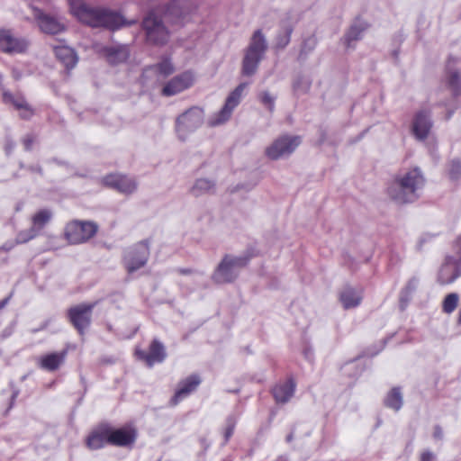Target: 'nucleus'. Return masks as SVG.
<instances>
[{
	"label": "nucleus",
	"instance_id": "nucleus-22",
	"mask_svg": "<svg viewBox=\"0 0 461 461\" xmlns=\"http://www.w3.org/2000/svg\"><path fill=\"white\" fill-rule=\"evenodd\" d=\"M296 384L293 378L276 384L272 389V394L277 403H286L294 396Z\"/></svg>",
	"mask_w": 461,
	"mask_h": 461
},
{
	"label": "nucleus",
	"instance_id": "nucleus-10",
	"mask_svg": "<svg viewBox=\"0 0 461 461\" xmlns=\"http://www.w3.org/2000/svg\"><path fill=\"white\" fill-rule=\"evenodd\" d=\"M149 257V247L146 240L128 248L123 256V264L128 273L143 267Z\"/></svg>",
	"mask_w": 461,
	"mask_h": 461
},
{
	"label": "nucleus",
	"instance_id": "nucleus-3",
	"mask_svg": "<svg viewBox=\"0 0 461 461\" xmlns=\"http://www.w3.org/2000/svg\"><path fill=\"white\" fill-rule=\"evenodd\" d=\"M250 258L251 256L248 253L240 256L225 255L212 275V281L216 284L233 282Z\"/></svg>",
	"mask_w": 461,
	"mask_h": 461
},
{
	"label": "nucleus",
	"instance_id": "nucleus-20",
	"mask_svg": "<svg viewBox=\"0 0 461 461\" xmlns=\"http://www.w3.org/2000/svg\"><path fill=\"white\" fill-rule=\"evenodd\" d=\"M460 276V266L452 258H447L438 272V281L441 285H449L456 281Z\"/></svg>",
	"mask_w": 461,
	"mask_h": 461
},
{
	"label": "nucleus",
	"instance_id": "nucleus-16",
	"mask_svg": "<svg viewBox=\"0 0 461 461\" xmlns=\"http://www.w3.org/2000/svg\"><path fill=\"white\" fill-rule=\"evenodd\" d=\"M202 380L196 374H193L178 383L175 394L170 400L171 405L175 406L194 392Z\"/></svg>",
	"mask_w": 461,
	"mask_h": 461
},
{
	"label": "nucleus",
	"instance_id": "nucleus-53",
	"mask_svg": "<svg viewBox=\"0 0 461 461\" xmlns=\"http://www.w3.org/2000/svg\"><path fill=\"white\" fill-rule=\"evenodd\" d=\"M299 58H300V59H303V49L301 50L300 55H299Z\"/></svg>",
	"mask_w": 461,
	"mask_h": 461
},
{
	"label": "nucleus",
	"instance_id": "nucleus-31",
	"mask_svg": "<svg viewBox=\"0 0 461 461\" xmlns=\"http://www.w3.org/2000/svg\"><path fill=\"white\" fill-rule=\"evenodd\" d=\"M175 67L171 62V59L167 57L163 58L160 62L155 64L144 70V75L148 73H157L159 76L166 77L173 74Z\"/></svg>",
	"mask_w": 461,
	"mask_h": 461
},
{
	"label": "nucleus",
	"instance_id": "nucleus-21",
	"mask_svg": "<svg viewBox=\"0 0 461 461\" xmlns=\"http://www.w3.org/2000/svg\"><path fill=\"white\" fill-rule=\"evenodd\" d=\"M140 358L146 361L149 366H152L155 363H161L165 360L167 353L164 345L158 339H153L149 346V352L138 351Z\"/></svg>",
	"mask_w": 461,
	"mask_h": 461
},
{
	"label": "nucleus",
	"instance_id": "nucleus-13",
	"mask_svg": "<svg viewBox=\"0 0 461 461\" xmlns=\"http://www.w3.org/2000/svg\"><path fill=\"white\" fill-rule=\"evenodd\" d=\"M29 46L26 39L16 37L10 30L0 31V50L5 53H23Z\"/></svg>",
	"mask_w": 461,
	"mask_h": 461
},
{
	"label": "nucleus",
	"instance_id": "nucleus-55",
	"mask_svg": "<svg viewBox=\"0 0 461 461\" xmlns=\"http://www.w3.org/2000/svg\"><path fill=\"white\" fill-rule=\"evenodd\" d=\"M452 113H450L448 115H447V119H449L451 117Z\"/></svg>",
	"mask_w": 461,
	"mask_h": 461
},
{
	"label": "nucleus",
	"instance_id": "nucleus-6",
	"mask_svg": "<svg viewBox=\"0 0 461 461\" xmlns=\"http://www.w3.org/2000/svg\"><path fill=\"white\" fill-rule=\"evenodd\" d=\"M204 121V112L198 106H193L176 119V132L178 138L185 140L189 134L202 126Z\"/></svg>",
	"mask_w": 461,
	"mask_h": 461
},
{
	"label": "nucleus",
	"instance_id": "nucleus-32",
	"mask_svg": "<svg viewBox=\"0 0 461 461\" xmlns=\"http://www.w3.org/2000/svg\"><path fill=\"white\" fill-rule=\"evenodd\" d=\"M384 404L388 408L399 411L402 406V396L400 388L395 387L391 390L384 399Z\"/></svg>",
	"mask_w": 461,
	"mask_h": 461
},
{
	"label": "nucleus",
	"instance_id": "nucleus-50",
	"mask_svg": "<svg viewBox=\"0 0 461 461\" xmlns=\"http://www.w3.org/2000/svg\"><path fill=\"white\" fill-rule=\"evenodd\" d=\"M178 271L182 275H187V274L192 273V270L191 269H187V268H181Z\"/></svg>",
	"mask_w": 461,
	"mask_h": 461
},
{
	"label": "nucleus",
	"instance_id": "nucleus-52",
	"mask_svg": "<svg viewBox=\"0 0 461 461\" xmlns=\"http://www.w3.org/2000/svg\"><path fill=\"white\" fill-rule=\"evenodd\" d=\"M18 395V393L17 392H14L12 395V401H14V399L17 397Z\"/></svg>",
	"mask_w": 461,
	"mask_h": 461
},
{
	"label": "nucleus",
	"instance_id": "nucleus-49",
	"mask_svg": "<svg viewBox=\"0 0 461 461\" xmlns=\"http://www.w3.org/2000/svg\"><path fill=\"white\" fill-rule=\"evenodd\" d=\"M14 144L13 142L8 143L5 147L6 152L10 153L12 151V149H14Z\"/></svg>",
	"mask_w": 461,
	"mask_h": 461
},
{
	"label": "nucleus",
	"instance_id": "nucleus-14",
	"mask_svg": "<svg viewBox=\"0 0 461 461\" xmlns=\"http://www.w3.org/2000/svg\"><path fill=\"white\" fill-rule=\"evenodd\" d=\"M194 82V74L191 71H185L169 80L164 86L162 94L166 96L175 95L192 86Z\"/></svg>",
	"mask_w": 461,
	"mask_h": 461
},
{
	"label": "nucleus",
	"instance_id": "nucleus-24",
	"mask_svg": "<svg viewBox=\"0 0 461 461\" xmlns=\"http://www.w3.org/2000/svg\"><path fill=\"white\" fill-rule=\"evenodd\" d=\"M362 298V290L351 286L344 287L339 294V301L346 310L357 307Z\"/></svg>",
	"mask_w": 461,
	"mask_h": 461
},
{
	"label": "nucleus",
	"instance_id": "nucleus-18",
	"mask_svg": "<svg viewBox=\"0 0 461 461\" xmlns=\"http://www.w3.org/2000/svg\"><path fill=\"white\" fill-rule=\"evenodd\" d=\"M3 101L5 104H11L15 109L20 111V117L29 120L34 114L33 109L27 103L23 95L20 94L14 95L7 90L3 91Z\"/></svg>",
	"mask_w": 461,
	"mask_h": 461
},
{
	"label": "nucleus",
	"instance_id": "nucleus-15",
	"mask_svg": "<svg viewBox=\"0 0 461 461\" xmlns=\"http://www.w3.org/2000/svg\"><path fill=\"white\" fill-rule=\"evenodd\" d=\"M432 125L430 113L425 110L419 111L412 119V134L418 140H424L428 138Z\"/></svg>",
	"mask_w": 461,
	"mask_h": 461
},
{
	"label": "nucleus",
	"instance_id": "nucleus-5",
	"mask_svg": "<svg viewBox=\"0 0 461 461\" xmlns=\"http://www.w3.org/2000/svg\"><path fill=\"white\" fill-rule=\"evenodd\" d=\"M147 41L153 45H165L169 40V31L165 26L163 19L156 12H149L142 21Z\"/></svg>",
	"mask_w": 461,
	"mask_h": 461
},
{
	"label": "nucleus",
	"instance_id": "nucleus-7",
	"mask_svg": "<svg viewBox=\"0 0 461 461\" xmlns=\"http://www.w3.org/2000/svg\"><path fill=\"white\" fill-rule=\"evenodd\" d=\"M98 230V225L91 221L75 220L65 227L64 235L70 244H81L93 238Z\"/></svg>",
	"mask_w": 461,
	"mask_h": 461
},
{
	"label": "nucleus",
	"instance_id": "nucleus-46",
	"mask_svg": "<svg viewBox=\"0 0 461 461\" xmlns=\"http://www.w3.org/2000/svg\"><path fill=\"white\" fill-rule=\"evenodd\" d=\"M12 76L15 80H20L23 77V74L18 68H13Z\"/></svg>",
	"mask_w": 461,
	"mask_h": 461
},
{
	"label": "nucleus",
	"instance_id": "nucleus-38",
	"mask_svg": "<svg viewBox=\"0 0 461 461\" xmlns=\"http://www.w3.org/2000/svg\"><path fill=\"white\" fill-rule=\"evenodd\" d=\"M36 235L37 230H35L34 227H32L27 230L20 231L15 238V241L17 244L26 243L36 237Z\"/></svg>",
	"mask_w": 461,
	"mask_h": 461
},
{
	"label": "nucleus",
	"instance_id": "nucleus-44",
	"mask_svg": "<svg viewBox=\"0 0 461 461\" xmlns=\"http://www.w3.org/2000/svg\"><path fill=\"white\" fill-rule=\"evenodd\" d=\"M435 455L430 451H425L422 453L420 461H433Z\"/></svg>",
	"mask_w": 461,
	"mask_h": 461
},
{
	"label": "nucleus",
	"instance_id": "nucleus-23",
	"mask_svg": "<svg viewBox=\"0 0 461 461\" xmlns=\"http://www.w3.org/2000/svg\"><path fill=\"white\" fill-rule=\"evenodd\" d=\"M66 357V350L47 354L39 358V367L50 372L56 371L64 363Z\"/></svg>",
	"mask_w": 461,
	"mask_h": 461
},
{
	"label": "nucleus",
	"instance_id": "nucleus-2",
	"mask_svg": "<svg viewBox=\"0 0 461 461\" xmlns=\"http://www.w3.org/2000/svg\"><path fill=\"white\" fill-rule=\"evenodd\" d=\"M425 182L420 167L404 169L398 172L388 184L387 194L396 203H411L420 198Z\"/></svg>",
	"mask_w": 461,
	"mask_h": 461
},
{
	"label": "nucleus",
	"instance_id": "nucleus-45",
	"mask_svg": "<svg viewBox=\"0 0 461 461\" xmlns=\"http://www.w3.org/2000/svg\"><path fill=\"white\" fill-rule=\"evenodd\" d=\"M23 145L26 150H30L32 149L33 139L31 136H26L23 140Z\"/></svg>",
	"mask_w": 461,
	"mask_h": 461
},
{
	"label": "nucleus",
	"instance_id": "nucleus-47",
	"mask_svg": "<svg viewBox=\"0 0 461 461\" xmlns=\"http://www.w3.org/2000/svg\"><path fill=\"white\" fill-rule=\"evenodd\" d=\"M433 436L435 438H438V439L442 438L443 432H442V429L440 427H438V426L435 427Z\"/></svg>",
	"mask_w": 461,
	"mask_h": 461
},
{
	"label": "nucleus",
	"instance_id": "nucleus-40",
	"mask_svg": "<svg viewBox=\"0 0 461 461\" xmlns=\"http://www.w3.org/2000/svg\"><path fill=\"white\" fill-rule=\"evenodd\" d=\"M448 174L450 178L457 179L461 176V163L457 159H454L450 162Z\"/></svg>",
	"mask_w": 461,
	"mask_h": 461
},
{
	"label": "nucleus",
	"instance_id": "nucleus-54",
	"mask_svg": "<svg viewBox=\"0 0 461 461\" xmlns=\"http://www.w3.org/2000/svg\"><path fill=\"white\" fill-rule=\"evenodd\" d=\"M292 439V435L287 436V441H290Z\"/></svg>",
	"mask_w": 461,
	"mask_h": 461
},
{
	"label": "nucleus",
	"instance_id": "nucleus-11",
	"mask_svg": "<svg viewBox=\"0 0 461 461\" xmlns=\"http://www.w3.org/2000/svg\"><path fill=\"white\" fill-rule=\"evenodd\" d=\"M95 304L96 303H81L68 310L69 321L80 334H83L90 326L92 311Z\"/></svg>",
	"mask_w": 461,
	"mask_h": 461
},
{
	"label": "nucleus",
	"instance_id": "nucleus-37",
	"mask_svg": "<svg viewBox=\"0 0 461 461\" xmlns=\"http://www.w3.org/2000/svg\"><path fill=\"white\" fill-rule=\"evenodd\" d=\"M258 100L270 113L275 111L276 96L271 95L268 91L259 93Z\"/></svg>",
	"mask_w": 461,
	"mask_h": 461
},
{
	"label": "nucleus",
	"instance_id": "nucleus-9",
	"mask_svg": "<svg viewBox=\"0 0 461 461\" xmlns=\"http://www.w3.org/2000/svg\"><path fill=\"white\" fill-rule=\"evenodd\" d=\"M246 83L240 84L226 98L223 107L208 121L210 126H218L226 122L231 116L233 110L241 101L243 91L247 87Z\"/></svg>",
	"mask_w": 461,
	"mask_h": 461
},
{
	"label": "nucleus",
	"instance_id": "nucleus-27",
	"mask_svg": "<svg viewBox=\"0 0 461 461\" xmlns=\"http://www.w3.org/2000/svg\"><path fill=\"white\" fill-rule=\"evenodd\" d=\"M367 23L362 20H356L350 26L348 32L345 35V43L348 48H351L354 42L360 40L364 32L367 29Z\"/></svg>",
	"mask_w": 461,
	"mask_h": 461
},
{
	"label": "nucleus",
	"instance_id": "nucleus-4",
	"mask_svg": "<svg viewBox=\"0 0 461 461\" xmlns=\"http://www.w3.org/2000/svg\"><path fill=\"white\" fill-rule=\"evenodd\" d=\"M267 50V42L261 30H257L251 36L242 61V73L252 76L256 73L258 65Z\"/></svg>",
	"mask_w": 461,
	"mask_h": 461
},
{
	"label": "nucleus",
	"instance_id": "nucleus-41",
	"mask_svg": "<svg viewBox=\"0 0 461 461\" xmlns=\"http://www.w3.org/2000/svg\"><path fill=\"white\" fill-rule=\"evenodd\" d=\"M167 12L176 18H182V12L178 8V0H173L167 6Z\"/></svg>",
	"mask_w": 461,
	"mask_h": 461
},
{
	"label": "nucleus",
	"instance_id": "nucleus-51",
	"mask_svg": "<svg viewBox=\"0 0 461 461\" xmlns=\"http://www.w3.org/2000/svg\"><path fill=\"white\" fill-rule=\"evenodd\" d=\"M304 354L307 358H310L312 353L310 352V350H306Z\"/></svg>",
	"mask_w": 461,
	"mask_h": 461
},
{
	"label": "nucleus",
	"instance_id": "nucleus-25",
	"mask_svg": "<svg viewBox=\"0 0 461 461\" xmlns=\"http://www.w3.org/2000/svg\"><path fill=\"white\" fill-rule=\"evenodd\" d=\"M103 53L111 64L116 65L126 61L130 56V50L127 45H116L105 47Z\"/></svg>",
	"mask_w": 461,
	"mask_h": 461
},
{
	"label": "nucleus",
	"instance_id": "nucleus-36",
	"mask_svg": "<svg viewBox=\"0 0 461 461\" xmlns=\"http://www.w3.org/2000/svg\"><path fill=\"white\" fill-rule=\"evenodd\" d=\"M459 301V295L456 293L448 294L443 300L442 311L447 314H451L456 308Z\"/></svg>",
	"mask_w": 461,
	"mask_h": 461
},
{
	"label": "nucleus",
	"instance_id": "nucleus-17",
	"mask_svg": "<svg viewBox=\"0 0 461 461\" xmlns=\"http://www.w3.org/2000/svg\"><path fill=\"white\" fill-rule=\"evenodd\" d=\"M108 430V444L127 447L132 445L137 437L136 430L130 428H121L113 429L107 426Z\"/></svg>",
	"mask_w": 461,
	"mask_h": 461
},
{
	"label": "nucleus",
	"instance_id": "nucleus-19",
	"mask_svg": "<svg viewBox=\"0 0 461 461\" xmlns=\"http://www.w3.org/2000/svg\"><path fill=\"white\" fill-rule=\"evenodd\" d=\"M34 18L41 32L48 34H57L64 30V25L57 19L45 14L40 9H34Z\"/></svg>",
	"mask_w": 461,
	"mask_h": 461
},
{
	"label": "nucleus",
	"instance_id": "nucleus-35",
	"mask_svg": "<svg viewBox=\"0 0 461 461\" xmlns=\"http://www.w3.org/2000/svg\"><path fill=\"white\" fill-rule=\"evenodd\" d=\"M52 214L51 212L43 209L35 213L32 217V224L35 230H40L44 227V225L50 220Z\"/></svg>",
	"mask_w": 461,
	"mask_h": 461
},
{
	"label": "nucleus",
	"instance_id": "nucleus-34",
	"mask_svg": "<svg viewBox=\"0 0 461 461\" xmlns=\"http://www.w3.org/2000/svg\"><path fill=\"white\" fill-rule=\"evenodd\" d=\"M312 85L310 78L303 75H297L293 81V90L297 95L306 94Z\"/></svg>",
	"mask_w": 461,
	"mask_h": 461
},
{
	"label": "nucleus",
	"instance_id": "nucleus-26",
	"mask_svg": "<svg viewBox=\"0 0 461 461\" xmlns=\"http://www.w3.org/2000/svg\"><path fill=\"white\" fill-rule=\"evenodd\" d=\"M108 443L107 426L100 427L93 431L86 438V446L92 450L104 447Z\"/></svg>",
	"mask_w": 461,
	"mask_h": 461
},
{
	"label": "nucleus",
	"instance_id": "nucleus-33",
	"mask_svg": "<svg viewBox=\"0 0 461 461\" xmlns=\"http://www.w3.org/2000/svg\"><path fill=\"white\" fill-rule=\"evenodd\" d=\"M292 32L293 28L291 26L284 25L276 37L275 48L277 50L285 49L291 41Z\"/></svg>",
	"mask_w": 461,
	"mask_h": 461
},
{
	"label": "nucleus",
	"instance_id": "nucleus-12",
	"mask_svg": "<svg viewBox=\"0 0 461 461\" xmlns=\"http://www.w3.org/2000/svg\"><path fill=\"white\" fill-rule=\"evenodd\" d=\"M104 185L115 189L121 194H131L137 190L135 179L122 174H110L103 178Z\"/></svg>",
	"mask_w": 461,
	"mask_h": 461
},
{
	"label": "nucleus",
	"instance_id": "nucleus-1",
	"mask_svg": "<svg viewBox=\"0 0 461 461\" xmlns=\"http://www.w3.org/2000/svg\"><path fill=\"white\" fill-rule=\"evenodd\" d=\"M71 14L81 23L93 28L116 31L126 23L124 17L117 11L105 7H94L84 0H68Z\"/></svg>",
	"mask_w": 461,
	"mask_h": 461
},
{
	"label": "nucleus",
	"instance_id": "nucleus-28",
	"mask_svg": "<svg viewBox=\"0 0 461 461\" xmlns=\"http://www.w3.org/2000/svg\"><path fill=\"white\" fill-rule=\"evenodd\" d=\"M457 62V59L449 57L447 64V82L449 86L452 88L453 93L456 96L461 94V72L458 70H452V65Z\"/></svg>",
	"mask_w": 461,
	"mask_h": 461
},
{
	"label": "nucleus",
	"instance_id": "nucleus-30",
	"mask_svg": "<svg viewBox=\"0 0 461 461\" xmlns=\"http://www.w3.org/2000/svg\"><path fill=\"white\" fill-rule=\"evenodd\" d=\"M54 54L67 68H72L77 63V57L73 49L68 46H57Z\"/></svg>",
	"mask_w": 461,
	"mask_h": 461
},
{
	"label": "nucleus",
	"instance_id": "nucleus-43",
	"mask_svg": "<svg viewBox=\"0 0 461 461\" xmlns=\"http://www.w3.org/2000/svg\"><path fill=\"white\" fill-rule=\"evenodd\" d=\"M345 367H346L348 370H351V369H353V368H356V369H357L356 374H355L356 375H357L361 374V372L363 371V368H362V367H359V366H358V364H357V362H355V361H351V362L348 363V364L345 366Z\"/></svg>",
	"mask_w": 461,
	"mask_h": 461
},
{
	"label": "nucleus",
	"instance_id": "nucleus-39",
	"mask_svg": "<svg viewBox=\"0 0 461 461\" xmlns=\"http://www.w3.org/2000/svg\"><path fill=\"white\" fill-rule=\"evenodd\" d=\"M237 417L233 414L229 415L226 419L225 430H224V438L225 442H227L234 432V429L237 423Z\"/></svg>",
	"mask_w": 461,
	"mask_h": 461
},
{
	"label": "nucleus",
	"instance_id": "nucleus-48",
	"mask_svg": "<svg viewBox=\"0 0 461 461\" xmlns=\"http://www.w3.org/2000/svg\"><path fill=\"white\" fill-rule=\"evenodd\" d=\"M10 298H11V294L0 301V310H2L3 308H5L7 305V303L10 301Z\"/></svg>",
	"mask_w": 461,
	"mask_h": 461
},
{
	"label": "nucleus",
	"instance_id": "nucleus-8",
	"mask_svg": "<svg viewBox=\"0 0 461 461\" xmlns=\"http://www.w3.org/2000/svg\"><path fill=\"white\" fill-rule=\"evenodd\" d=\"M301 144V138L295 135H283L266 149V155L272 160L290 156Z\"/></svg>",
	"mask_w": 461,
	"mask_h": 461
},
{
	"label": "nucleus",
	"instance_id": "nucleus-42",
	"mask_svg": "<svg viewBox=\"0 0 461 461\" xmlns=\"http://www.w3.org/2000/svg\"><path fill=\"white\" fill-rule=\"evenodd\" d=\"M16 245H18L14 240H9V241H6L5 244H3L1 247H0V251H10L11 249H13Z\"/></svg>",
	"mask_w": 461,
	"mask_h": 461
},
{
	"label": "nucleus",
	"instance_id": "nucleus-29",
	"mask_svg": "<svg viewBox=\"0 0 461 461\" xmlns=\"http://www.w3.org/2000/svg\"><path fill=\"white\" fill-rule=\"evenodd\" d=\"M215 190V183L209 178H198L189 189L190 194L194 197H200L205 194H212Z\"/></svg>",
	"mask_w": 461,
	"mask_h": 461
}]
</instances>
